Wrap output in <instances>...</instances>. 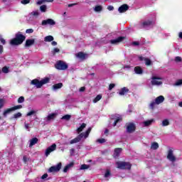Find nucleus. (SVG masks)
Here are the masks:
<instances>
[{"mask_svg": "<svg viewBox=\"0 0 182 182\" xmlns=\"http://www.w3.org/2000/svg\"><path fill=\"white\" fill-rule=\"evenodd\" d=\"M62 87H63V83L59 82V83L53 85V87H52V90H58L59 89H62Z\"/></svg>", "mask_w": 182, "mask_h": 182, "instance_id": "a211bd4d", "label": "nucleus"}, {"mask_svg": "<svg viewBox=\"0 0 182 182\" xmlns=\"http://www.w3.org/2000/svg\"><path fill=\"white\" fill-rule=\"evenodd\" d=\"M114 86H116L114 84H109V90H112Z\"/></svg>", "mask_w": 182, "mask_h": 182, "instance_id": "6e6d98bb", "label": "nucleus"}, {"mask_svg": "<svg viewBox=\"0 0 182 182\" xmlns=\"http://www.w3.org/2000/svg\"><path fill=\"white\" fill-rule=\"evenodd\" d=\"M19 117H22V113L17 112L14 114V119H19Z\"/></svg>", "mask_w": 182, "mask_h": 182, "instance_id": "f704fd0d", "label": "nucleus"}, {"mask_svg": "<svg viewBox=\"0 0 182 182\" xmlns=\"http://www.w3.org/2000/svg\"><path fill=\"white\" fill-rule=\"evenodd\" d=\"M26 33H33V29L28 28L26 31Z\"/></svg>", "mask_w": 182, "mask_h": 182, "instance_id": "864d4df0", "label": "nucleus"}, {"mask_svg": "<svg viewBox=\"0 0 182 182\" xmlns=\"http://www.w3.org/2000/svg\"><path fill=\"white\" fill-rule=\"evenodd\" d=\"M117 168L120 170H131L132 169V164L130 162L126 161H117L116 163Z\"/></svg>", "mask_w": 182, "mask_h": 182, "instance_id": "7ed1b4c3", "label": "nucleus"}, {"mask_svg": "<svg viewBox=\"0 0 182 182\" xmlns=\"http://www.w3.org/2000/svg\"><path fill=\"white\" fill-rule=\"evenodd\" d=\"M97 141L100 144H102V143H106V139L105 138L98 139Z\"/></svg>", "mask_w": 182, "mask_h": 182, "instance_id": "c03bdc74", "label": "nucleus"}, {"mask_svg": "<svg viewBox=\"0 0 182 182\" xmlns=\"http://www.w3.org/2000/svg\"><path fill=\"white\" fill-rule=\"evenodd\" d=\"M77 58L79 59H82V60H85L86 59V54L83 52H79L76 54Z\"/></svg>", "mask_w": 182, "mask_h": 182, "instance_id": "4be33fe9", "label": "nucleus"}, {"mask_svg": "<svg viewBox=\"0 0 182 182\" xmlns=\"http://www.w3.org/2000/svg\"><path fill=\"white\" fill-rule=\"evenodd\" d=\"M182 85V80H178L175 83V86H180Z\"/></svg>", "mask_w": 182, "mask_h": 182, "instance_id": "3c124183", "label": "nucleus"}, {"mask_svg": "<svg viewBox=\"0 0 182 182\" xmlns=\"http://www.w3.org/2000/svg\"><path fill=\"white\" fill-rule=\"evenodd\" d=\"M94 11H95V12H102V11H103V6H102L100 5H97L94 8Z\"/></svg>", "mask_w": 182, "mask_h": 182, "instance_id": "c85d7f7f", "label": "nucleus"}, {"mask_svg": "<svg viewBox=\"0 0 182 182\" xmlns=\"http://www.w3.org/2000/svg\"><path fill=\"white\" fill-rule=\"evenodd\" d=\"M175 62H176V63H181V62H182V58H181V57H180V56H176V57L175 58Z\"/></svg>", "mask_w": 182, "mask_h": 182, "instance_id": "79ce46f5", "label": "nucleus"}, {"mask_svg": "<svg viewBox=\"0 0 182 182\" xmlns=\"http://www.w3.org/2000/svg\"><path fill=\"white\" fill-rule=\"evenodd\" d=\"M132 45H134V46H139L140 45V43L137 41H134L132 43Z\"/></svg>", "mask_w": 182, "mask_h": 182, "instance_id": "0e129e2a", "label": "nucleus"}, {"mask_svg": "<svg viewBox=\"0 0 182 182\" xmlns=\"http://www.w3.org/2000/svg\"><path fill=\"white\" fill-rule=\"evenodd\" d=\"M82 139H83V133L80 134L77 137L72 139L70 141V144H75V143H79V141H80Z\"/></svg>", "mask_w": 182, "mask_h": 182, "instance_id": "ddd939ff", "label": "nucleus"}, {"mask_svg": "<svg viewBox=\"0 0 182 182\" xmlns=\"http://www.w3.org/2000/svg\"><path fill=\"white\" fill-rule=\"evenodd\" d=\"M23 161L24 163H26V162L28 161V158L26 157V156H24L23 157Z\"/></svg>", "mask_w": 182, "mask_h": 182, "instance_id": "69168bd1", "label": "nucleus"}, {"mask_svg": "<svg viewBox=\"0 0 182 182\" xmlns=\"http://www.w3.org/2000/svg\"><path fill=\"white\" fill-rule=\"evenodd\" d=\"M151 79L152 80L151 83L153 86H160V85H163V82L159 81V80H161V77L153 76Z\"/></svg>", "mask_w": 182, "mask_h": 182, "instance_id": "0eeeda50", "label": "nucleus"}, {"mask_svg": "<svg viewBox=\"0 0 182 182\" xmlns=\"http://www.w3.org/2000/svg\"><path fill=\"white\" fill-rule=\"evenodd\" d=\"M86 90V87H81L79 90L80 92H85Z\"/></svg>", "mask_w": 182, "mask_h": 182, "instance_id": "680f3d73", "label": "nucleus"}, {"mask_svg": "<svg viewBox=\"0 0 182 182\" xmlns=\"http://www.w3.org/2000/svg\"><path fill=\"white\" fill-rule=\"evenodd\" d=\"M156 105H157V103L156 102V101H153L150 103L149 107L150 109H151L152 110L154 109V106H156Z\"/></svg>", "mask_w": 182, "mask_h": 182, "instance_id": "a19ab883", "label": "nucleus"}, {"mask_svg": "<svg viewBox=\"0 0 182 182\" xmlns=\"http://www.w3.org/2000/svg\"><path fill=\"white\" fill-rule=\"evenodd\" d=\"M155 102L156 105H160V103H163L164 102V96L160 95L155 99Z\"/></svg>", "mask_w": 182, "mask_h": 182, "instance_id": "6ab92c4d", "label": "nucleus"}, {"mask_svg": "<svg viewBox=\"0 0 182 182\" xmlns=\"http://www.w3.org/2000/svg\"><path fill=\"white\" fill-rule=\"evenodd\" d=\"M127 11H129V5L126 4H122L118 9V11L119 12V14H124V12H127Z\"/></svg>", "mask_w": 182, "mask_h": 182, "instance_id": "4468645a", "label": "nucleus"}, {"mask_svg": "<svg viewBox=\"0 0 182 182\" xmlns=\"http://www.w3.org/2000/svg\"><path fill=\"white\" fill-rule=\"evenodd\" d=\"M151 149H152V150H157V149H159V143L152 142L151 144Z\"/></svg>", "mask_w": 182, "mask_h": 182, "instance_id": "c756f323", "label": "nucleus"}, {"mask_svg": "<svg viewBox=\"0 0 182 182\" xmlns=\"http://www.w3.org/2000/svg\"><path fill=\"white\" fill-rule=\"evenodd\" d=\"M30 15H32L33 16H39V12L38 11H32Z\"/></svg>", "mask_w": 182, "mask_h": 182, "instance_id": "de8ad7c7", "label": "nucleus"}, {"mask_svg": "<svg viewBox=\"0 0 182 182\" xmlns=\"http://www.w3.org/2000/svg\"><path fill=\"white\" fill-rule=\"evenodd\" d=\"M168 124H170V122H168V119H164L162 122V126L164 127L168 126Z\"/></svg>", "mask_w": 182, "mask_h": 182, "instance_id": "4c0bfd02", "label": "nucleus"}, {"mask_svg": "<svg viewBox=\"0 0 182 182\" xmlns=\"http://www.w3.org/2000/svg\"><path fill=\"white\" fill-rule=\"evenodd\" d=\"M56 117V114L55 113H52L48 115L47 117V121L50 122V120H53Z\"/></svg>", "mask_w": 182, "mask_h": 182, "instance_id": "bb28decb", "label": "nucleus"}, {"mask_svg": "<svg viewBox=\"0 0 182 182\" xmlns=\"http://www.w3.org/2000/svg\"><path fill=\"white\" fill-rule=\"evenodd\" d=\"M127 92H129V89H127L126 87H124L119 91V95H120V96H123L124 94H126Z\"/></svg>", "mask_w": 182, "mask_h": 182, "instance_id": "a878e982", "label": "nucleus"}, {"mask_svg": "<svg viewBox=\"0 0 182 182\" xmlns=\"http://www.w3.org/2000/svg\"><path fill=\"white\" fill-rule=\"evenodd\" d=\"M70 117H72L71 115L65 114V115L63 116L62 119L63 120H69L70 119Z\"/></svg>", "mask_w": 182, "mask_h": 182, "instance_id": "e433bc0d", "label": "nucleus"}, {"mask_svg": "<svg viewBox=\"0 0 182 182\" xmlns=\"http://www.w3.org/2000/svg\"><path fill=\"white\" fill-rule=\"evenodd\" d=\"M134 70L136 75H142L143 74V69H141L140 66L135 67Z\"/></svg>", "mask_w": 182, "mask_h": 182, "instance_id": "5701e85b", "label": "nucleus"}, {"mask_svg": "<svg viewBox=\"0 0 182 182\" xmlns=\"http://www.w3.org/2000/svg\"><path fill=\"white\" fill-rule=\"evenodd\" d=\"M126 126L127 133H133V132H136V124H134V123L129 122L127 124Z\"/></svg>", "mask_w": 182, "mask_h": 182, "instance_id": "6e6552de", "label": "nucleus"}, {"mask_svg": "<svg viewBox=\"0 0 182 182\" xmlns=\"http://www.w3.org/2000/svg\"><path fill=\"white\" fill-rule=\"evenodd\" d=\"M4 107V100H0V109H2Z\"/></svg>", "mask_w": 182, "mask_h": 182, "instance_id": "4d7b16f0", "label": "nucleus"}, {"mask_svg": "<svg viewBox=\"0 0 182 182\" xmlns=\"http://www.w3.org/2000/svg\"><path fill=\"white\" fill-rule=\"evenodd\" d=\"M55 150H56V144H53L46 149V156L48 157V156H49L52 151H55Z\"/></svg>", "mask_w": 182, "mask_h": 182, "instance_id": "9d476101", "label": "nucleus"}, {"mask_svg": "<svg viewBox=\"0 0 182 182\" xmlns=\"http://www.w3.org/2000/svg\"><path fill=\"white\" fill-rule=\"evenodd\" d=\"M32 45H35V39H27L26 41L25 47L29 48L30 46H32Z\"/></svg>", "mask_w": 182, "mask_h": 182, "instance_id": "dca6fc26", "label": "nucleus"}, {"mask_svg": "<svg viewBox=\"0 0 182 182\" xmlns=\"http://www.w3.org/2000/svg\"><path fill=\"white\" fill-rule=\"evenodd\" d=\"M123 149L122 148H116L114 151V157H119Z\"/></svg>", "mask_w": 182, "mask_h": 182, "instance_id": "aec40b11", "label": "nucleus"}, {"mask_svg": "<svg viewBox=\"0 0 182 182\" xmlns=\"http://www.w3.org/2000/svg\"><path fill=\"white\" fill-rule=\"evenodd\" d=\"M46 9H47L46 5H42L40 6V11L41 12H46Z\"/></svg>", "mask_w": 182, "mask_h": 182, "instance_id": "c9c22d12", "label": "nucleus"}, {"mask_svg": "<svg viewBox=\"0 0 182 182\" xmlns=\"http://www.w3.org/2000/svg\"><path fill=\"white\" fill-rule=\"evenodd\" d=\"M60 52V50L58 48H55L53 50V54L56 55V53H59Z\"/></svg>", "mask_w": 182, "mask_h": 182, "instance_id": "09e8293b", "label": "nucleus"}, {"mask_svg": "<svg viewBox=\"0 0 182 182\" xmlns=\"http://www.w3.org/2000/svg\"><path fill=\"white\" fill-rule=\"evenodd\" d=\"M75 5H77V3L70 4H68V8H72V6H75Z\"/></svg>", "mask_w": 182, "mask_h": 182, "instance_id": "338daca9", "label": "nucleus"}, {"mask_svg": "<svg viewBox=\"0 0 182 182\" xmlns=\"http://www.w3.org/2000/svg\"><path fill=\"white\" fill-rule=\"evenodd\" d=\"M4 53V46L0 45V55Z\"/></svg>", "mask_w": 182, "mask_h": 182, "instance_id": "5fc2aeb1", "label": "nucleus"}, {"mask_svg": "<svg viewBox=\"0 0 182 182\" xmlns=\"http://www.w3.org/2000/svg\"><path fill=\"white\" fill-rule=\"evenodd\" d=\"M60 168H62V163L60 162L57 164V166H50L48 168V173H58L60 171Z\"/></svg>", "mask_w": 182, "mask_h": 182, "instance_id": "423d86ee", "label": "nucleus"}, {"mask_svg": "<svg viewBox=\"0 0 182 182\" xmlns=\"http://www.w3.org/2000/svg\"><path fill=\"white\" fill-rule=\"evenodd\" d=\"M49 82H50V78L49 77H45L41 80L36 78L31 81V85H33V86H36L37 89H41V87H42L43 85H46L47 83H49Z\"/></svg>", "mask_w": 182, "mask_h": 182, "instance_id": "f03ea898", "label": "nucleus"}, {"mask_svg": "<svg viewBox=\"0 0 182 182\" xmlns=\"http://www.w3.org/2000/svg\"><path fill=\"white\" fill-rule=\"evenodd\" d=\"M144 62L146 66H150L151 65V60H150L149 58H146Z\"/></svg>", "mask_w": 182, "mask_h": 182, "instance_id": "72a5a7b5", "label": "nucleus"}, {"mask_svg": "<svg viewBox=\"0 0 182 182\" xmlns=\"http://www.w3.org/2000/svg\"><path fill=\"white\" fill-rule=\"evenodd\" d=\"M74 164H73V162H71L66 165L63 168V173H68L69 168H70V167H73Z\"/></svg>", "mask_w": 182, "mask_h": 182, "instance_id": "393cba45", "label": "nucleus"}, {"mask_svg": "<svg viewBox=\"0 0 182 182\" xmlns=\"http://www.w3.org/2000/svg\"><path fill=\"white\" fill-rule=\"evenodd\" d=\"M38 140L39 139H38V138H36V137L31 139L30 140L29 147H32V146H35V144H36L38 143Z\"/></svg>", "mask_w": 182, "mask_h": 182, "instance_id": "b1692460", "label": "nucleus"}, {"mask_svg": "<svg viewBox=\"0 0 182 182\" xmlns=\"http://www.w3.org/2000/svg\"><path fill=\"white\" fill-rule=\"evenodd\" d=\"M24 126H25V129H26L27 130H28V129H29V124L25 122Z\"/></svg>", "mask_w": 182, "mask_h": 182, "instance_id": "774afa93", "label": "nucleus"}, {"mask_svg": "<svg viewBox=\"0 0 182 182\" xmlns=\"http://www.w3.org/2000/svg\"><path fill=\"white\" fill-rule=\"evenodd\" d=\"M31 3V0H22L21 1V4H22L23 5H28V4Z\"/></svg>", "mask_w": 182, "mask_h": 182, "instance_id": "49530a36", "label": "nucleus"}, {"mask_svg": "<svg viewBox=\"0 0 182 182\" xmlns=\"http://www.w3.org/2000/svg\"><path fill=\"white\" fill-rule=\"evenodd\" d=\"M139 60H140L141 62H143V60H145L146 58L143 57V56H139Z\"/></svg>", "mask_w": 182, "mask_h": 182, "instance_id": "052dcab7", "label": "nucleus"}, {"mask_svg": "<svg viewBox=\"0 0 182 182\" xmlns=\"http://www.w3.org/2000/svg\"><path fill=\"white\" fill-rule=\"evenodd\" d=\"M45 178H48V173H44V174L41 176V179H42V180H45Z\"/></svg>", "mask_w": 182, "mask_h": 182, "instance_id": "bf43d9fd", "label": "nucleus"}, {"mask_svg": "<svg viewBox=\"0 0 182 182\" xmlns=\"http://www.w3.org/2000/svg\"><path fill=\"white\" fill-rule=\"evenodd\" d=\"M110 170L107 169L105 173V178H107L109 176H111Z\"/></svg>", "mask_w": 182, "mask_h": 182, "instance_id": "a18cd8bd", "label": "nucleus"}, {"mask_svg": "<svg viewBox=\"0 0 182 182\" xmlns=\"http://www.w3.org/2000/svg\"><path fill=\"white\" fill-rule=\"evenodd\" d=\"M166 158L168 159V160H169V161H171L172 163H174V161H176V160H177V159L176 158V156L173 154V149H169L168 151V154H167Z\"/></svg>", "mask_w": 182, "mask_h": 182, "instance_id": "1a4fd4ad", "label": "nucleus"}, {"mask_svg": "<svg viewBox=\"0 0 182 182\" xmlns=\"http://www.w3.org/2000/svg\"><path fill=\"white\" fill-rule=\"evenodd\" d=\"M55 68L58 69V70H66V69L69 68V65L63 60H58L55 64Z\"/></svg>", "mask_w": 182, "mask_h": 182, "instance_id": "20e7f679", "label": "nucleus"}, {"mask_svg": "<svg viewBox=\"0 0 182 182\" xmlns=\"http://www.w3.org/2000/svg\"><path fill=\"white\" fill-rule=\"evenodd\" d=\"M154 123V119H149L145 122H144V126L145 127H149V126H151Z\"/></svg>", "mask_w": 182, "mask_h": 182, "instance_id": "412c9836", "label": "nucleus"}, {"mask_svg": "<svg viewBox=\"0 0 182 182\" xmlns=\"http://www.w3.org/2000/svg\"><path fill=\"white\" fill-rule=\"evenodd\" d=\"M35 113H36L35 110H31L26 114V116L27 117L32 116V114H35Z\"/></svg>", "mask_w": 182, "mask_h": 182, "instance_id": "8fccbe9b", "label": "nucleus"}, {"mask_svg": "<svg viewBox=\"0 0 182 182\" xmlns=\"http://www.w3.org/2000/svg\"><path fill=\"white\" fill-rule=\"evenodd\" d=\"M17 102L18 103H23L25 102V97L23 96L19 97Z\"/></svg>", "mask_w": 182, "mask_h": 182, "instance_id": "58836bf2", "label": "nucleus"}, {"mask_svg": "<svg viewBox=\"0 0 182 182\" xmlns=\"http://www.w3.org/2000/svg\"><path fill=\"white\" fill-rule=\"evenodd\" d=\"M126 39V37L124 36H119L115 39L110 40V43L112 45H117L118 43H120L121 42H123Z\"/></svg>", "mask_w": 182, "mask_h": 182, "instance_id": "9b49d317", "label": "nucleus"}, {"mask_svg": "<svg viewBox=\"0 0 182 182\" xmlns=\"http://www.w3.org/2000/svg\"><path fill=\"white\" fill-rule=\"evenodd\" d=\"M91 132H92V127H89L85 132H82L83 137H85V139L89 137V134H90Z\"/></svg>", "mask_w": 182, "mask_h": 182, "instance_id": "cd10ccee", "label": "nucleus"}, {"mask_svg": "<svg viewBox=\"0 0 182 182\" xmlns=\"http://www.w3.org/2000/svg\"><path fill=\"white\" fill-rule=\"evenodd\" d=\"M45 2L44 0H39L38 1H37V4L38 5H42V4H43Z\"/></svg>", "mask_w": 182, "mask_h": 182, "instance_id": "e2e57ef3", "label": "nucleus"}, {"mask_svg": "<svg viewBox=\"0 0 182 182\" xmlns=\"http://www.w3.org/2000/svg\"><path fill=\"white\" fill-rule=\"evenodd\" d=\"M85 127H86V124L82 123L81 124V126L79 128L77 129V133H80L81 132H83V129H85Z\"/></svg>", "mask_w": 182, "mask_h": 182, "instance_id": "2f4dec72", "label": "nucleus"}, {"mask_svg": "<svg viewBox=\"0 0 182 182\" xmlns=\"http://www.w3.org/2000/svg\"><path fill=\"white\" fill-rule=\"evenodd\" d=\"M25 39H26V36L21 32H18L15 35V38L11 40L10 45H12V46H18V45H22Z\"/></svg>", "mask_w": 182, "mask_h": 182, "instance_id": "f257e3e1", "label": "nucleus"}, {"mask_svg": "<svg viewBox=\"0 0 182 182\" xmlns=\"http://www.w3.org/2000/svg\"><path fill=\"white\" fill-rule=\"evenodd\" d=\"M89 168V165L87 164H82L80 166V170H87Z\"/></svg>", "mask_w": 182, "mask_h": 182, "instance_id": "37998d69", "label": "nucleus"}, {"mask_svg": "<svg viewBox=\"0 0 182 182\" xmlns=\"http://www.w3.org/2000/svg\"><path fill=\"white\" fill-rule=\"evenodd\" d=\"M0 42L1 43H2V45H5V43H6V41H5V39L2 38V36L1 35H0Z\"/></svg>", "mask_w": 182, "mask_h": 182, "instance_id": "603ef678", "label": "nucleus"}, {"mask_svg": "<svg viewBox=\"0 0 182 182\" xmlns=\"http://www.w3.org/2000/svg\"><path fill=\"white\" fill-rule=\"evenodd\" d=\"M18 109H22V105H16L14 107L5 109L3 112L4 117H6V116L11 114V112H15V110H18Z\"/></svg>", "mask_w": 182, "mask_h": 182, "instance_id": "39448f33", "label": "nucleus"}, {"mask_svg": "<svg viewBox=\"0 0 182 182\" xmlns=\"http://www.w3.org/2000/svg\"><path fill=\"white\" fill-rule=\"evenodd\" d=\"M41 25H43V26H45L46 25L53 26L56 25V22L52 18H48L46 20H43L41 23Z\"/></svg>", "mask_w": 182, "mask_h": 182, "instance_id": "f8f14e48", "label": "nucleus"}, {"mask_svg": "<svg viewBox=\"0 0 182 182\" xmlns=\"http://www.w3.org/2000/svg\"><path fill=\"white\" fill-rule=\"evenodd\" d=\"M153 25V21L147 20L141 23V28H147V26H151Z\"/></svg>", "mask_w": 182, "mask_h": 182, "instance_id": "f3484780", "label": "nucleus"}, {"mask_svg": "<svg viewBox=\"0 0 182 182\" xmlns=\"http://www.w3.org/2000/svg\"><path fill=\"white\" fill-rule=\"evenodd\" d=\"M111 119H112V120H114V122L113 123L114 127H116V125L117 124V123H119V122H122L123 120V118H122V117H116L115 115H112Z\"/></svg>", "mask_w": 182, "mask_h": 182, "instance_id": "2eb2a0df", "label": "nucleus"}, {"mask_svg": "<svg viewBox=\"0 0 182 182\" xmlns=\"http://www.w3.org/2000/svg\"><path fill=\"white\" fill-rule=\"evenodd\" d=\"M1 70L3 73H9V68L6 66H4Z\"/></svg>", "mask_w": 182, "mask_h": 182, "instance_id": "ea45409f", "label": "nucleus"}, {"mask_svg": "<svg viewBox=\"0 0 182 182\" xmlns=\"http://www.w3.org/2000/svg\"><path fill=\"white\" fill-rule=\"evenodd\" d=\"M102 99V95H98L96 96V97L93 100V103H97L99 100Z\"/></svg>", "mask_w": 182, "mask_h": 182, "instance_id": "473e14b6", "label": "nucleus"}, {"mask_svg": "<svg viewBox=\"0 0 182 182\" xmlns=\"http://www.w3.org/2000/svg\"><path fill=\"white\" fill-rule=\"evenodd\" d=\"M53 36H47L44 38V41L45 42H52L53 41Z\"/></svg>", "mask_w": 182, "mask_h": 182, "instance_id": "7c9ffc66", "label": "nucleus"}, {"mask_svg": "<svg viewBox=\"0 0 182 182\" xmlns=\"http://www.w3.org/2000/svg\"><path fill=\"white\" fill-rule=\"evenodd\" d=\"M107 9L108 11H114V7L113 6H108Z\"/></svg>", "mask_w": 182, "mask_h": 182, "instance_id": "13d9d810", "label": "nucleus"}]
</instances>
